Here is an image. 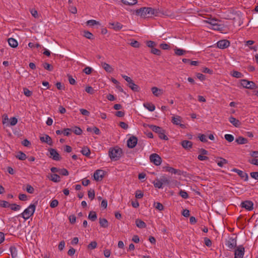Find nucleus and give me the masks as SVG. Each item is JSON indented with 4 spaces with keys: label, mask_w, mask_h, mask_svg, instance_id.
Returning a JSON list of instances; mask_svg holds the SVG:
<instances>
[{
    "label": "nucleus",
    "mask_w": 258,
    "mask_h": 258,
    "mask_svg": "<svg viewBox=\"0 0 258 258\" xmlns=\"http://www.w3.org/2000/svg\"><path fill=\"white\" fill-rule=\"evenodd\" d=\"M9 44L12 47H16V40L13 38H10L8 40Z\"/></svg>",
    "instance_id": "obj_36"
},
{
    "label": "nucleus",
    "mask_w": 258,
    "mask_h": 258,
    "mask_svg": "<svg viewBox=\"0 0 258 258\" xmlns=\"http://www.w3.org/2000/svg\"><path fill=\"white\" fill-rule=\"evenodd\" d=\"M101 66L105 70V71L108 73H111L113 71L112 67L106 62H101Z\"/></svg>",
    "instance_id": "obj_18"
},
{
    "label": "nucleus",
    "mask_w": 258,
    "mask_h": 258,
    "mask_svg": "<svg viewBox=\"0 0 258 258\" xmlns=\"http://www.w3.org/2000/svg\"><path fill=\"white\" fill-rule=\"evenodd\" d=\"M99 224L100 226L103 228H107L108 226V222L105 218H100Z\"/></svg>",
    "instance_id": "obj_25"
},
{
    "label": "nucleus",
    "mask_w": 258,
    "mask_h": 258,
    "mask_svg": "<svg viewBox=\"0 0 258 258\" xmlns=\"http://www.w3.org/2000/svg\"><path fill=\"white\" fill-rule=\"evenodd\" d=\"M241 85L244 88L253 89L256 88L255 84L252 82L243 79L241 80Z\"/></svg>",
    "instance_id": "obj_7"
},
{
    "label": "nucleus",
    "mask_w": 258,
    "mask_h": 258,
    "mask_svg": "<svg viewBox=\"0 0 258 258\" xmlns=\"http://www.w3.org/2000/svg\"><path fill=\"white\" fill-rule=\"evenodd\" d=\"M220 20L217 19L211 18H208L207 20H204L205 23L210 24L212 27H213L216 23H218V22Z\"/></svg>",
    "instance_id": "obj_21"
},
{
    "label": "nucleus",
    "mask_w": 258,
    "mask_h": 258,
    "mask_svg": "<svg viewBox=\"0 0 258 258\" xmlns=\"http://www.w3.org/2000/svg\"><path fill=\"white\" fill-rule=\"evenodd\" d=\"M17 158L21 160H25L27 158V156L25 153L22 151H19L17 152Z\"/></svg>",
    "instance_id": "obj_35"
},
{
    "label": "nucleus",
    "mask_w": 258,
    "mask_h": 258,
    "mask_svg": "<svg viewBox=\"0 0 258 258\" xmlns=\"http://www.w3.org/2000/svg\"><path fill=\"white\" fill-rule=\"evenodd\" d=\"M81 114L85 116H89L90 114V112L86 109H80V110Z\"/></svg>",
    "instance_id": "obj_61"
},
{
    "label": "nucleus",
    "mask_w": 258,
    "mask_h": 258,
    "mask_svg": "<svg viewBox=\"0 0 258 258\" xmlns=\"http://www.w3.org/2000/svg\"><path fill=\"white\" fill-rule=\"evenodd\" d=\"M138 139L135 136H132L127 142V146L130 148H134L137 144Z\"/></svg>",
    "instance_id": "obj_10"
},
{
    "label": "nucleus",
    "mask_w": 258,
    "mask_h": 258,
    "mask_svg": "<svg viewBox=\"0 0 258 258\" xmlns=\"http://www.w3.org/2000/svg\"><path fill=\"white\" fill-rule=\"evenodd\" d=\"M179 195L184 199H187L188 197L187 193L184 190H181L179 192Z\"/></svg>",
    "instance_id": "obj_48"
},
{
    "label": "nucleus",
    "mask_w": 258,
    "mask_h": 258,
    "mask_svg": "<svg viewBox=\"0 0 258 258\" xmlns=\"http://www.w3.org/2000/svg\"><path fill=\"white\" fill-rule=\"evenodd\" d=\"M224 28V25L221 24H219L216 23L213 27H212V29L218 31H222Z\"/></svg>",
    "instance_id": "obj_40"
},
{
    "label": "nucleus",
    "mask_w": 258,
    "mask_h": 258,
    "mask_svg": "<svg viewBox=\"0 0 258 258\" xmlns=\"http://www.w3.org/2000/svg\"><path fill=\"white\" fill-rule=\"evenodd\" d=\"M136 14L142 18H145L147 15H148V17L151 16H159L161 14H163L159 9L150 7H144L138 9L136 11Z\"/></svg>",
    "instance_id": "obj_1"
},
{
    "label": "nucleus",
    "mask_w": 258,
    "mask_h": 258,
    "mask_svg": "<svg viewBox=\"0 0 258 258\" xmlns=\"http://www.w3.org/2000/svg\"><path fill=\"white\" fill-rule=\"evenodd\" d=\"M49 152L51 157L54 160L59 161L60 160V157L56 150L54 149H50L49 150Z\"/></svg>",
    "instance_id": "obj_14"
},
{
    "label": "nucleus",
    "mask_w": 258,
    "mask_h": 258,
    "mask_svg": "<svg viewBox=\"0 0 258 258\" xmlns=\"http://www.w3.org/2000/svg\"><path fill=\"white\" fill-rule=\"evenodd\" d=\"M74 132L75 134L77 135H80L82 133V131L80 127L76 126L75 127Z\"/></svg>",
    "instance_id": "obj_59"
},
{
    "label": "nucleus",
    "mask_w": 258,
    "mask_h": 258,
    "mask_svg": "<svg viewBox=\"0 0 258 258\" xmlns=\"http://www.w3.org/2000/svg\"><path fill=\"white\" fill-rule=\"evenodd\" d=\"M104 175V172L102 170H97L94 173V178L96 181L101 180Z\"/></svg>",
    "instance_id": "obj_11"
},
{
    "label": "nucleus",
    "mask_w": 258,
    "mask_h": 258,
    "mask_svg": "<svg viewBox=\"0 0 258 258\" xmlns=\"http://www.w3.org/2000/svg\"><path fill=\"white\" fill-rule=\"evenodd\" d=\"M225 139L229 142H232L234 140V137L232 135L226 134Z\"/></svg>",
    "instance_id": "obj_46"
},
{
    "label": "nucleus",
    "mask_w": 258,
    "mask_h": 258,
    "mask_svg": "<svg viewBox=\"0 0 258 258\" xmlns=\"http://www.w3.org/2000/svg\"><path fill=\"white\" fill-rule=\"evenodd\" d=\"M110 25L112 26V28L115 31L120 30L123 27L122 25L119 22L110 23Z\"/></svg>",
    "instance_id": "obj_23"
},
{
    "label": "nucleus",
    "mask_w": 258,
    "mask_h": 258,
    "mask_svg": "<svg viewBox=\"0 0 258 258\" xmlns=\"http://www.w3.org/2000/svg\"><path fill=\"white\" fill-rule=\"evenodd\" d=\"M174 52H175V54L176 55H178V56H181V55H183L185 53H186V51L183 50V49H180V48H178L177 47H176L174 49Z\"/></svg>",
    "instance_id": "obj_28"
},
{
    "label": "nucleus",
    "mask_w": 258,
    "mask_h": 258,
    "mask_svg": "<svg viewBox=\"0 0 258 258\" xmlns=\"http://www.w3.org/2000/svg\"><path fill=\"white\" fill-rule=\"evenodd\" d=\"M151 91L154 95L157 97L160 96L163 93L162 90L159 89L156 87H152L151 88Z\"/></svg>",
    "instance_id": "obj_19"
},
{
    "label": "nucleus",
    "mask_w": 258,
    "mask_h": 258,
    "mask_svg": "<svg viewBox=\"0 0 258 258\" xmlns=\"http://www.w3.org/2000/svg\"><path fill=\"white\" fill-rule=\"evenodd\" d=\"M144 106L150 111H153L155 109V106L154 104L150 103H146L144 104Z\"/></svg>",
    "instance_id": "obj_29"
},
{
    "label": "nucleus",
    "mask_w": 258,
    "mask_h": 258,
    "mask_svg": "<svg viewBox=\"0 0 258 258\" xmlns=\"http://www.w3.org/2000/svg\"><path fill=\"white\" fill-rule=\"evenodd\" d=\"M48 177L50 180L54 182H58L60 181V176L56 174H50Z\"/></svg>",
    "instance_id": "obj_22"
},
{
    "label": "nucleus",
    "mask_w": 258,
    "mask_h": 258,
    "mask_svg": "<svg viewBox=\"0 0 258 258\" xmlns=\"http://www.w3.org/2000/svg\"><path fill=\"white\" fill-rule=\"evenodd\" d=\"M35 207L36 206L35 205H30L20 216H22V217L25 220L29 219L32 215H33L35 210Z\"/></svg>",
    "instance_id": "obj_3"
},
{
    "label": "nucleus",
    "mask_w": 258,
    "mask_h": 258,
    "mask_svg": "<svg viewBox=\"0 0 258 258\" xmlns=\"http://www.w3.org/2000/svg\"><path fill=\"white\" fill-rule=\"evenodd\" d=\"M43 67L46 69V70H48L49 71H51L53 70V67L51 64L47 63L44 62L42 64Z\"/></svg>",
    "instance_id": "obj_42"
},
{
    "label": "nucleus",
    "mask_w": 258,
    "mask_h": 258,
    "mask_svg": "<svg viewBox=\"0 0 258 258\" xmlns=\"http://www.w3.org/2000/svg\"><path fill=\"white\" fill-rule=\"evenodd\" d=\"M244 248L241 246L237 247L234 252V258H243Z\"/></svg>",
    "instance_id": "obj_8"
},
{
    "label": "nucleus",
    "mask_w": 258,
    "mask_h": 258,
    "mask_svg": "<svg viewBox=\"0 0 258 258\" xmlns=\"http://www.w3.org/2000/svg\"><path fill=\"white\" fill-rule=\"evenodd\" d=\"M121 153V150L120 148H111L109 151V156L111 160L116 161L118 160Z\"/></svg>",
    "instance_id": "obj_4"
},
{
    "label": "nucleus",
    "mask_w": 258,
    "mask_h": 258,
    "mask_svg": "<svg viewBox=\"0 0 258 258\" xmlns=\"http://www.w3.org/2000/svg\"><path fill=\"white\" fill-rule=\"evenodd\" d=\"M230 42L227 40H222L217 43V47L220 49H224L229 46Z\"/></svg>",
    "instance_id": "obj_12"
},
{
    "label": "nucleus",
    "mask_w": 258,
    "mask_h": 258,
    "mask_svg": "<svg viewBox=\"0 0 258 258\" xmlns=\"http://www.w3.org/2000/svg\"><path fill=\"white\" fill-rule=\"evenodd\" d=\"M242 208L245 209L248 211H251L253 209V204L250 201H245L241 203Z\"/></svg>",
    "instance_id": "obj_9"
},
{
    "label": "nucleus",
    "mask_w": 258,
    "mask_h": 258,
    "mask_svg": "<svg viewBox=\"0 0 258 258\" xmlns=\"http://www.w3.org/2000/svg\"><path fill=\"white\" fill-rule=\"evenodd\" d=\"M58 204V202L57 200H52L50 204V207L52 208H55L57 206Z\"/></svg>",
    "instance_id": "obj_52"
},
{
    "label": "nucleus",
    "mask_w": 258,
    "mask_h": 258,
    "mask_svg": "<svg viewBox=\"0 0 258 258\" xmlns=\"http://www.w3.org/2000/svg\"><path fill=\"white\" fill-rule=\"evenodd\" d=\"M250 175L252 178L258 180V172H251Z\"/></svg>",
    "instance_id": "obj_63"
},
{
    "label": "nucleus",
    "mask_w": 258,
    "mask_h": 258,
    "mask_svg": "<svg viewBox=\"0 0 258 258\" xmlns=\"http://www.w3.org/2000/svg\"><path fill=\"white\" fill-rule=\"evenodd\" d=\"M136 224L138 227L140 228H143L146 227V223L140 219H137L136 221Z\"/></svg>",
    "instance_id": "obj_27"
},
{
    "label": "nucleus",
    "mask_w": 258,
    "mask_h": 258,
    "mask_svg": "<svg viewBox=\"0 0 258 258\" xmlns=\"http://www.w3.org/2000/svg\"><path fill=\"white\" fill-rule=\"evenodd\" d=\"M84 36L89 39H93L94 38L92 33L88 31H84Z\"/></svg>",
    "instance_id": "obj_41"
},
{
    "label": "nucleus",
    "mask_w": 258,
    "mask_h": 258,
    "mask_svg": "<svg viewBox=\"0 0 258 258\" xmlns=\"http://www.w3.org/2000/svg\"><path fill=\"white\" fill-rule=\"evenodd\" d=\"M237 174L242 178L244 179V180H247L248 179V175L247 174L243 172L241 170H239Z\"/></svg>",
    "instance_id": "obj_39"
},
{
    "label": "nucleus",
    "mask_w": 258,
    "mask_h": 258,
    "mask_svg": "<svg viewBox=\"0 0 258 258\" xmlns=\"http://www.w3.org/2000/svg\"><path fill=\"white\" fill-rule=\"evenodd\" d=\"M148 126L153 131L159 134V137L160 139L165 140H168L167 137L165 135L164 130L161 127L154 125H148Z\"/></svg>",
    "instance_id": "obj_5"
},
{
    "label": "nucleus",
    "mask_w": 258,
    "mask_h": 258,
    "mask_svg": "<svg viewBox=\"0 0 258 258\" xmlns=\"http://www.w3.org/2000/svg\"><path fill=\"white\" fill-rule=\"evenodd\" d=\"M2 122L4 128L6 129L10 136H11L10 129L12 130V132L14 134L16 133V131L13 130L12 127L16 124V117L14 116L9 118L7 114H4L3 116Z\"/></svg>",
    "instance_id": "obj_2"
},
{
    "label": "nucleus",
    "mask_w": 258,
    "mask_h": 258,
    "mask_svg": "<svg viewBox=\"0 0 258 258\" xmlns=\"http://www.w3.org/2000/svg\"><path fill=\"white\" fill-rule=\"evenodd\" d=\"M153 183L154 186L156 188H162L163 185L161 182V180L159 178H156L153 182Z\"/></svg>",
    "instance_id": "obj_31"
},
{
    "label": "nucleus",
    "mask_w": 258,
    "mask_h": 258,
    "mask_svg": "<svg viewBox=\"0 0 258 258\" xmlns=\"http://www.w3.org/2000/svg\"><path fill=\"white\" fill-rule=\"evenodd\" d=\"M155 208L159 211H162L164 209V207L162 204L160 203H157L155 206Z\"/></svg>",
    "instance_id": "obj_62"
},
{
    "label": "nucleus",
    "mask_w": 258,
    "mask_h": 258,
    "mask_svg": "<svg viewBox=\"0 0 258 258\" xmlns=\"http://www.w3.org/2000/svg\"><path fill=\"white\" fill-rule=\"evenodd\" d=\"M0 203L1 206L3 208H9L10 206V204L5 201H1Z\"/></svg>",
    "instance_id": "obj_47"
},
{
    "label": "nucleus",
    "mask_w": 258,
    "mask_h": 258,
    "mask_svg": "<svg viewBox=\"0 0 258 258\" xmlns=\"http://www.w3.org/2000/svg\"><path fill=\"white\" fill-rule=\"evenodd\" d=\"M163 168L164 169H165L166 171H168L170 173H173L174 174H178V175L181 174L180 170L176 169L174 168L166 166L163 167Z\"/></svg>",
    "instance_id": "obj_15"
},
{
    "label": "nucleus",
    "mask_w": 258,
    "mask_h": 258,
    "mask_svg": "<svg viewBox=\"0 0 258 258\" xmlns=\"http://www.w3.org/2000/svg\"><path fill=\"white\" fill-rule=\"evenodd\" d=\"M236 142L238 144H245L248 142V140L247 139L244 138L242 137H239L238 138L236 139Z\"/></svg>",
    "instance_id": "obj_26"
},
{
    "label": "nucleus",
    "mask_w": 258,
    "mask_h": 258,
    "mask_svg": "<svg viewBox=\"0 0 258 258\" xmlns=\"http://www.w3.org/2000/svg\"><path fill=\"white\" fill-rule=\"evenodd\" d=\"M182 147L185 149L188 150L192 148V143L191 142L187 140H184L181 143Z\"/></svg>",
    "instance_id": "obj_16"
},
{
    "label": "nucleus",
    "mask_w": 258,
    "mask_h": 258,
    "mask_svg": "<svg viewBox=\"0 0 258 258\" xmlns=\"http://www.w3.org/2000/svg\"><path fill=\"white\" fill-rule=\"evenodd\" d=\"M97 243L96 241H92L88 245V248L90 249H93L96 248Z\"/></svg>",
    "instance_id": "obj_44"
},
{
    "label": "nucleus",
    "mask_w": 258,
    "mask_h": 258,
    "mask_svg": "<svg viewBox=\"0 0 258 258\" xmlns=\"http://www.w3.org/2000/svg\"><path fill=\"white\" fill-rule=\"evenodd\" d=\"M85 91L90 94H93L94 93V90L93 88L91 86H88L86 88Z\"/></svg>",
    "instance_id": "obj_57"
},
{
    "label": "nucleus",
    "mask_w": 258,
    "mask_h": 258,
    "mask_svg": "<svg viewBox=\"0 0 258 258\" xmlns=\"http://www.w3.org/2000/svg\"><path fill=\"white\" fill-rule=\"evenodd\" d=\"M40 140L42 142L46 143L49 145H51L52 144V141L51 138L49 136L46 135H45L43 137H41Z\"/></svg>",
    "instance_id": "obj_17"
},
{
    "label": "nucleus",
    "mask_w": 258,
    "mask_h": 258,
    "mask_svg": "<svg viewBox=\"0 0 258 258\" xmlns=\"http://www.w3.org/2000/svg\"><path fill=\"white\" fill-rule=\"evenodd\" d=\"M88 195L89 199L92 200L95 198V191L94 189H90L88 192Z\"/></svg>",
    "instance_id": "obj_43"
},
{
    "label": "nucleus",
    "mask_w": 258,
    "mask_h": 258,
    "mask_svg": "<svg viewBox=\"0 0 258 258\" xmlns=\"http://www.w3.org/2000/svg\"><path fill=\"white\" fill-rule=\"evenodd\" d=\"M231 75L236 78H241L243 77V75L239 72L234 71L231 73Z\"/></svg>",
    "instance_id": "obj_37"
},
{
    "label": "nucleus",
    "mask_w": 258,
    "mask_h": 258,
    "mask_svg": "<svg viewBox=\"0 0 258 258\" xmlns=\"http://www.w3.org/2000/svg\"><path fill=\"white\" fill-rule=\"evenodd\" d=\"M69 11L73 14H76L77 12V9L76 7L73 5H70L69 6Z\"/></svg>",
    "instance_id": "obj_55"
},
{
    "label": "nucleus",
    "mask_w": 258,
    "mask_h": 258,
    "mask_svg": "<svg viewBox=\"0 0 258 258\" xmlns=\"http://www.w3.org/2000/svg\"><path fill=\"white\" fill-rule=\"evenodd\" d=\"M151 53H152L154 54H156L157 55H160L161 54V51L157 48H153L151 49Z\"/></svg>",
    "instance_id": "obj_56"
},
{
    "label": "nucleus",
    "mask_w": 258,
    "mask_h": 258,
    "mask_svg": "<svg viewBox=\"0 0 258 258\" xmlns=\"http://www.w3.org/2000/svg\"><path fill=\"white\" fill-rule=\"evenodd\" d=\"M87 25H90V26H94L95 25H100V23L98 21H96V20H88L87 22Z\"/></svg>",
    "instance_id": "obj_45"
},
{
    "label": "nucleus",
    "mask_w": 258,
    "mask_h": 258,
    "mask_svg": "<svg viewBox=\"0 0 258 258\" xmlns=\"http://www.w3.org/2000/svg\"><path fill=\"white\" fill-rule=\"evenodd\" d=\"M160 47L164 50H167L170 48V46L167 43H162L160 45Z\"/></svg>",
    "instance_id": "obj_60"
},
{
    "label": "nucleus",
    "mask_w": 258,
    "mask_h": 258,
    "mask_svg": "<svg viewBox=\"0 0 258 258\" xmlns=\"http://www.w3.org/2000/svg\"><path fill=\"white\" fill-rule=\"evenodd\" d=\"M88 218L92 221H94L97 219V215L95 212L91 211L89 214Z\"/></svg>",
    "instance_id": "obj_34"
},
{
    "label": "nucleus",
    "mask_w": 258,
    "mask_h": 258,
    "mask_svg": "<svg viewBox=\"0 0 258 258\" xmlns=\"http://www.w3.org/2000/svg\"><path fill=\"white\" fill-rule=\"evenodd\" d=\"M216 162L220 167H223L224 165L227 164L228 162L227 160L221 157L217 159Z\"/></svg>",
    "instance_id": "obj_24"
},
{
    "label": "nucleus",
    "mask_w": 258,
    "mask_h": 258,
    "mask_svg": "<svg viewBox=\"0 0 258 258\" xmlns=\"http://www.w3.org/2000/svg\"><path fill=\"white\" fill-rule=\"evenodd\" d=\"M181 117L179 116H173L172 117V122L173 124L176 125H178L181 126L182 128H184L185 125L183 124H181Z\"/></svg>",
    "instance_id": "obj_13"
},
{
    "label": "nucleus",
    "mask_w": 258,
    "mask_h": 258,
    "mask_svg": "<svg viewBox=\"0 0 258 258\" xmlns=\"http://www.w3.org/2000/svg\"><path fill=\"white\" fill-rule=\"evenodd\" d=\"M81 152L83 155L87 157H88L90 154V150L89 148L87 147H83Z\"/></svg>",
    "instance_id": "obj_33"
},
{
    "label": "nucleus",
    "mask_w": 258,
    "mask_h": 258,
    "mask_svg": "<svg viewBox=\"0 0 258 258\" xmlns=\"http://www.w3.org/2000/svg\"><path fill=\"white\" fill-rule=\"evenodd\" d=\"M125 5H134L137 3V0H121Z\"/></svg>",
    "instance_id": "obj_38"
},
{
    "label": "nucleus",
    "mask_w": 258,
    "mask_h": 258,
    "mask_svg": "<svg viewBox=\"0 0 258 258\" xmlns=\"http://www.w3.org/2000/svg\"><path fill=\"white\" fill-rule=\"evenodd\" d=\"M146 44L149 47L152 48V49L156 46V43L153 41H147Z\"/></svg>",
    "instance_id": "obj_51"
},
{
    "label": "nucleus",
    "mask_w": 258,
    "mask_h": 258,
    "mask_svg": "<svg viewBox=\"0 0 258 258\" xmlns=\"http://www.w3.org/2000/svg\"><path fill=\"white\" fill-rule=\"evenodd\" d=\"M131 45L135 48H139L140 47V43L136 40H133L130 43Z\"/></svg>",
    "instance_id": "obj_49"
},
{
    "label": "nucleus",
    "mask_w": 258,
    "mask_h": 258,
    "mask_svg": "<svg viewBox=\"0 0 258 258\" xmlns=\"http://www.w3.org/2000/svg\"><path fill=\"white\" fill-rule=\"evenodd\" d=\"M150 160L151 162L154 163L156 166H159L162 162V159L159 155L156 153L152 154L150 156Z\"/></svg>",
    "instance_id": "obj_6"
},
{
    "label": "nucleus",
    "mask_w": 258,
    "mask_h": 258,
    "mask_svg": "<svg viewBox=\"0 0 258 258\" xmlns=\"http://www.w3.org/2000/svg\"><path fill=\"white\" fill-rule=\"evenodd\" d=\"M23 93L25 96L27 97H30L32 94V93L31 91H30L29 89L27 88H24L23 89Z\"/></svg>",
    "instance_id": "obj_50"
},
{
    "label": "nucleus",
    "mask_w": 258,
    "mask_h": 258,
    "mask_svg": "<svg viewBox=\"0 0 258 258\" xmlns=\"http://www.w3.org/2000/svg\"><path fill=\"white\" fill-rule=\"evenodd\" d=\"M58 173H59V174H60L61 175H65V176H67L69 174L68 171L66 169H64V168L59 169Z\"/></svg>",
    "instance_id": "obj_53"
},
{
    "label": "nucleus",
    "mask_w": 258,
    "mask_h": 258,
    "mask_svg": "<svg viewBox=\"0 0 258 258\" xmlns=\"http://www.w3.org/2000/svg\"><path fill=\"white\" fill-rule=\"evenodd\" d=\"M248 161L253 165L258 166V159L253 158L251 160H249Z\"/></svg>",
    "instance_id": "obj_64"
},
{
    "label": "nucleus",
    "mask_w": 258,
    "mask_h": 258,
    "mask_svg": "<svg viewBox=\"0 0 258 258\" xmlns=\"http://www.w3.org/2000/svg\"><path fill=\"white\" fill-rule=\"evenodd\" d=\"M229 121L235 127H238L240 125V122L233 116L229 117Z\"/></svg>",
    "instance_id": "obj_20"
},
{
    "label": "nucleus",
    "mask_w": 258,
    "mask_h": 258,
    "mask_svg": "<svg viewBox=\"0 0 258 258\" xmlns=\"http://www.w3.org/2000/svg\"><path fill=\"white\" fill-rule=\"evenodd\" d=\"M128 86L133 91H134L135 92H138L139 91V86L135 84L134 83V81H132V83L128 84Z\"/></svg>",
    "instance_id": "obj_30"
},
{
    "label": "nucleus",
    "mask_w": 258,
    "mask_h": 258,
    "mask_svg": "<svg viewBox=\"0 0 258 258\" xmlns=\"http://www.w3.org/2000/svg\"><path fill=\"white\" fill-rule=\"evenodd\" d=\"M162 185H168L170 183V180L165 176H162L159 178Z\"/></svg>",
    "instance_id": "obj_32"
},
{
    "label": "nucleus",
    "mask_w": 258,
    "mask_h": 258,
    "mask_svg": "<svg viewBox=\"0 0 258 258\" xmlns=\"http://www.w3.org/2000/svg\"><path fill=\"white\" fill-rule=\"evenodd\" d=\"M92 69L90 67H87L83 70V72L87 75H89L91 73Z\"/></svg>",
    "instance_id": "obj_58"
},
{
    "label": "nucleus",
    "mask_w": 258,
    "mask_h": 258,
    "mask_svg": "<svg viewBox=\"0 0 258 258\" xmlns=\"http://www.w3.org/2000/svg\"><path fill=\"white\" fill-rule=\"evenodd\" d=\"M26 190L28 193L33 194L34 189L31 185L28 184L27 185Z\"/></svg>",
    "instance_id": "obj_54"
}]
</instances>
